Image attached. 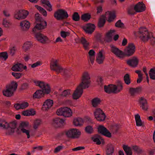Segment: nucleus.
Returning <instances> with one entry per match:
<instances>
[{"label": "nucleus", "instance_id": "1", "mask_svg": "<svg viewBox=\"0 0 155 155\" xmlns=\"http://www.w3.org/2000/svg\"><path fill=\"white\" fill-rule=\"evenodd\" d=\"M35 18L37 23L33 29L32 32L35 34L36 39L40 42L45 44L48 43L49 40L46 36L41 32L47 25L46 21L41 17L38 13L35 14Z\"/></svg>", "mask_w": 155, "mask_h": 155}, {"label": "nucleus", "instance_id": "2", "mask_svg": "<svg viewBox=\"0 0 155 155\" xmlns=\"http://www.w3.org/2000/svg\"><path fill=\"white\" fill-rule=\"evenodd\" d=\"M90 83V78L87 72H84L82 77L81 82L77 87L73 94V97L77 99L81 97L83 93V89L88 88Z\"/></svg>", "mask_w": 155, "mask_h": 155}, {"label": "nucleus", "instance_id": "3", "mask_svg": "<svg viewBox=\"0 0 155 155\" xmlns=\"http://www.w3.org/2000/svg\"><path fill=\"white\" fill-rule=\"evenodd\" d=\"M111 51L117 56L120 58H122L124 55L130 56L133 54L135 51V48L134 45L132 43L128 44L127 47L125 49L124 52L115 46H110Z\"/></svg>", "mask_w": 155, "mask_h": 155}, {"label": "nucleus", "instance_id": "4", "mask_svg": "<svg viewBox=\"0 0 155 155\" xmlns=\"http://www.w3.org/2000/svg\"><path fill=\"white\" fill-rule=\"evenodd\" d=\"M34 82L37 86H38L41 89L38 90L33 94V98H40L43 97L45 94H48L51 91L49 85L42 81L34 80Z\"/></svg>", "mask_w": 155, "mask_h": 155}, {"label": "nucleus", "instance_id": "5", "mask_svg": "<svg viewBox=\"0 0 155 155\" xmlns=\"http://www.w3.org/2000/svg\"><path fill=\"white\" fill-rule=\"evenodd\" d=\"M135 35L143 41H147L150 39L152 43L155 44V38L153 36L152 33H149L145 28H140L137 32L135 33Z\"/></svg>", "mask_w": 155, "mask_h": 155}, {"label": "nucleus", "instance_id": "6", "mask_svg": "<svg viewBox=\"0 0 155 155\" xmlns=\"http://www.w3.org/2000/svg\"><path fill=\"white\" fill-rule=\"evenodd\" d=\"M115 17L114 12L107 11L106 12L105 15H102L100 17L98 22V26L100 27H103L107 18H108V21L109 22H111Z\"/></svg>", "mask_w": 155, "mask_h": 155}, {"label": "nucleus", "instance_id": "7", "mask_svg": "<svg viewBox=\"0 0 155 155\" xmlns=\"http://www.w3.org/2000/svg\"><path fill=\"white\" fill-rule=\"evenodd\" d=\"M122 84L120 81H119L117 87L116 85L110 84L108 86L105 85L104 89L105 91L107 93H117L120 91L122 89Z\"/></svg>", "mask_w": 155, "mask_h": 155}, {"label": "nucleus", "instance_id": "8", "mask_svg": "<svg viewBox=\"0 0 155 155\" xmlns=\"http://www.w3.org/2000/svg\"><path fill=\"white\" fill-rule=\"evenodd\" d=\"M51 70L54 71L57 73H61V74L67 75L69 71L67 69L63 68L58 64L57 60H53L51 63Z\"/></svg>", "mask_w": 155, "mask_h": 155}, {"label": "nucleus", "instance_id": "9", "mask_svg": "<svg viewBox=\"0 0 155 155\" xmlns=\"http://www.w3.org/2000/svg\"><path fill=\"white\" fill-rule=\"evenodd\" d=\"M57 114L58 115H62L65 117H69L71 116L72 112L70 108L65 107L58 109L57 111Z\"/></svg>", "mask_w": 155, "mask_h": 155}, {"label": "nucleus", "instance_id": "10", "mask_svg": "<svg viewBox=\"0 0 155 155\" xmlns=\"http://www.w3.org/2000/svg\"><path fill=\"white\" fill-rule=\"evenodd\" d=\"M54 16L58 20H60L67 18L68 15L67 12L64 10L59 9L54 13Z\"/></svg>", "mask_w": 155, "mask_h": 155}, {"label": "nucleus", "instance_id": "11", "mask_svg": "<svg viewBox=\"0 0 155 155\" xmlns=\"http://www.w3.org/2000/svg\"><path fill=\"white\" fill-rule=\"evenodd\" d=\"M29 12L25 10L21 9L16 11L14 15V18L18 20L24 19L28 15Z\"/></svg>", "mask_w": 155, "mask_h": 155}, {"label": "nucleus", "instance_id": "12", "mask_svg": "<svg viewBox=\"0 0 155 155\" xmlns=\"http://www.w3.org/2000/svg\"><path fill=\"white\" fill-rule=\"evenodd\" d=\"M29 123L28 121H22L17 128L18 130H20L23 133H25L28 138H29V130H27Z\"/></svg>", "mask_w": 155, "mask_h": 155}, {"label": "nucleus", "instance_id": "13", "mask_svg": "<svg viewBox=\"0 0 155 155\" xmlns=\"http://www.w3.org/2000/svg\"><path fill=\"white\" fill-rule=\"evenodd\" d=\"M66 134L69 137L78 138L80 135L81 132L76 129H72L67 131Z\"/></svg>", "mask_w": 155, "mask_h": 155}, {"label": "nucleus", "instance_id": "14", "mask_svg": "<svg viewBox=\"0 0 155 155\" xmlns=\"http://www.w3.org/2000/svg\"><path fill=\"white\" fill-rule=\"evenodd\" d=\"M94 114L95 118L98 121H102L105 120V114L100 108L97 109L94 112Z\"/></svg>", "mask_w": 155, "mask_h": 155}, {"label": "nucleus", "instance_id": "15", "mask_svg": "<svg viewBox=\"0 0 155 155\" xmlns=\"http://www.w3.org/2000/svg\"><path fill=\"white\" fill-rule=\"evenodd\" d=\"M98 132L100 134L108 137H111V133L104 126L100 125L98 128Z\"/></svg>", "mask_w": 155, "mask_h": 155}, {"label": "nucleus", "instance_id": "16", "mask_svg": "<svg viewBox=\"0 0 155 155\" xmlns=\"http://www.w3.org/2000/svg\"><path fill=\"white\" fill-rule=\"evenodd\" d=\"M105 54V52L103 49L100 50L97 57L96 61L99 64L103 63L105 58L104 54Z\"/></svg>", "mask_w": 155, "mask_h": 155}, {"label": "nucleus", "instance_id": "17", "mask_svg": "<svg viewBox=\"0 0 155 155\" xmlns=\"http://www.w3.org/2000/svg\"><path fill=\"white\" fill-rule=\"evenodd\" d=\"M95 26L94 24L88 23L84 26L83 28L85 32L89 34H91L94 31Z\"/></svg>", "mask_w": 155, "mask_h": 155}, {"label": "nucleus", "instance_id": "18", "mask_svg": "<svg viewBox=\"0 0 155 155\" xmlns=\"http://www.w3.org/2000/svg\"><path fill=\"white\" fill-rule=\"evenodd\" d=\"M139 102L140 107L143 110L147 111L148 108V105L146 100L143 97H141L139 99Z\"/></svg>", "mask_w": 155, "mask_h": 155}, {"label": "nucleus", "instance_id": "19", "mask_svg": "<svg viewBox=\"0 0 155 155\" xmlns=\"http://www.w3.org/2000/svg\"><path fill=\"white\" fill-rule=\"evenodd\" d=\"M145 6L142 2H139L134 6L136 12H140L144 11L145 10Z\"/></svg>", "mask_w": 155, "mask_h": 155}, {"label": "nucleus", "instance_id": "20", "mask_svg": "<svg viewBox=\"0 0 155 155\" xmlns=\"http://www.w3.org/2000/svg\"><path fill=\"white\" fill-rule=\"evenodd\" d=\"M138 60L135 57H134L127 61V64L129 66L133 67H135L138 64Z\"/></svg>", "mask_w": 155, "mask_h": 155}, {"label": "nucleus", "instance_id": "21", "mask_svg": "<svg viewBox=\"0 0 155 155\" xmlns=\"http://www.w3.org/2000/svg\"><path fill=\"white\" fill-rule=\"evenodd\" d=\"M64 121V120L62 118L57 117L53 120V124L56 127H58L63 125Z\"/></svg>", "mask_w": 155, "mask_h": 155}, {"label": "nucleus", "instance_id": "22", "mask_svg": "<svg viewBox=\"0 0 155 155\" xmlns=\"http://www.w3.org/2000/svg\"><path fill=\"white\" fill-rule=\"evenodd\" d=\"M18 87V84L15 81H12L11 84L6 85V88H8L14 93Z\"/></svg>", "mask_w": 155, "mask_h": 155}, {"label": "nucleus", "instance_id": "23", "mask_svg": "<svg viewBox=\"0 0 155 155\" xmlns=\"http://www.w3.org/2000/svg\"><path fill=\"white\" fill-rule=\"evenodd\" d=\"M20 25L23 31H28L29 28V21L26 20L20 22Z\"/></svg>", "mask_w": 155, "mask_h": 155}, {"label": "nucleus", "instance_id": "24", "mask_svg": "<svg viewBox=\"0 0 155 155\" xmlns=\"http://www.w3.org/2000/svg\"><path fill=\"white\" fill-rule=\"evenodd\" d=\"M53 104L52 100L50 99L47 100L44 103L42 107L43 109L44 110L45 108V110H47L50 108L52 106Z\"/></svg>", "mask_w": 155, "mask_h": 155}, {"label": "nucleus", "instance_id": "25", "mask_svg": "<svg viewBox=\"0 0 155 155\" xmlns=\"http://www.w3.org/2000/svg\"><path fill=\"white\" fill-rule=\"evenodd\" d=\"M141 91V87H138L135 88L130 87L129 89V91L131 95L134 96L136 94L140 92Z\"/></svg>", "mask_w": 155, "mask_h": 155}, {"label": "nucleus", "instance_id": "26", "mask_svg": "<svg viewBox=\"0 0 155 155\" xmlns=\"http://www.w3.org/2000/svg\"><path fill=\"white\" fill-rule=\"evenodd\" d=\"M80 41L81 42L83 45L85 49V50H88L89 49V43L88 42L87 40L83 37H81Z\"/></svg>", "mask_w": 155, "mask_h": 155}, {"label": "nucleus", "instance_id": "27", "mask_svg": "<svg viewBox=\"0 0 155 155\" xmlns=\"http://www.w3.org/2000/svg\"><path fill=\"white\" fill-rule=\"evenodd\" d=\"M127 14L130 15H133L136 12L134 9V7L133 5L128 7L127 9Z\"/></svg>", "mask_w": 155, "mask_h": 155}, {"label": "nucleus", "instance_id": "28", "mask_svg": "<svg viewBox=\"0 0 155 155\" xmlns=\"http://www.w3.org/2000/svg\"><path fill=\"white\" fill-rule=\"evenodd\" d=\"M95 54V52L93 50H90L88 52L89 58L92 64L94 62Z\"/></svg>", "mask_w": 155, "mask_h": 155}, {"label": "nucleus", "instance_id": "29", "mask_svg": "<svg viewBox=\"0 0 155 155\" xmlns=\"http://www.w3.org/2000/svg\"><path fill=\"white\" fill-rule=\"evenodd\" d=\"M83 122V120L81 118L78 117L74 119L73 123L76 126H81L82 125Z\"/></svg>", "mask_w": 155, "mask_h": 155}, {"label": "nucleus", "instance_id": "30", "mask_svg": "<svg viewBox=\"0 0 155 155\" xmlns=\"http://www.w3.org/2000/svg\"><path fill=\"white\" fill-rule=\"evenodd\" d=\"M5 90L3 91L2 92L4 95L7 97H10L13 95L14 93L8 88H6Z\"/></svg>", "mask_w": 155, "mask_h": 155}, {"label": "nucleus", "instance_id": "31", "mask_svg": "<svg viewBox=\"0 0 155 155\" xmlns=\"http://www.w3.org/2000/svg\"><path fill=\"white\" fill-rule=\"evenodd\" d=\"M123 149L127 155H132V152L131 149L130 147L124 145L123 146Z\"/></svg>", "mask_w": 155, "mask_h": 155}, {"label": "nucleus", "instance_id": "32", "mask_svg": "<svg viewBox=\"0 0 155 155\" xmlns=\"http://www.w3.org/2000/svg\"><path fill=\"white\" fill-rule=\"evenodd\" d=\"M42 3L46 6L48 7V10L51 11L52 10L51 6L48 0H41Z\"/></svg>", "mask_w": 155, "mask_h": 155}, {"label": "nucleus", "instance_id": "33", "mask_svg": "<svg viewBox=\"0 0 155 155\" xmlns=\"http://www.w3.org/2000/svg\"><path fill=\"white\" fill-rule=\"evenodd\" d=\"M125 83L127 85L131 83L130 75L128 74H125L124 77Z\"/></svg>", "mask_w": 155, "mask_h": 155}, {"label": "nucleus", "instance_id": "34", "mask_svg": "<svg viewBox=\"0 0 155 155\" xmlns=\"http://www.w3.org/2000/svg\"><path fill=\"white\" fill-rule=\"evenodd\" d=\"M92 138L94 142H96L97 144L99 145L101 144V142L100 140L101 138L99 136L96 135L93 137Z\"/></svg>", "mask_w": 155, "mask_h": 155}, {"label": "nucleus", "instance_id": "35", "mask_svg": "<svg viewBox=\"0 0 155 155\" xmlns=\"http://www.w3.org/2000/svg\"><path fill=\"white\" fill-rule=\"evenodd\" d=\"M59 95L62 97H68L70 94V91L69 90H66L64 91L61 93L59 92Z\"/></svg>", "mask_w": 155, "mask_h": 155}, {"label": "nucleus", "instance_id": "36", "mask_svg": "<svg viewBox=\"0 0 155 155\" xmlns=\"http://www.w3.org/2000/svg\"><path fill=\"white\" fill-rule=\"evenodd\" d=\"M106 152L107 155H112L114 152V148L112 145H108Z\"/></svg>", "mask_w": 155, "mask_h": 155}, {"label": "nucleus", "instance_id": "37", "mask_svg": "<svg viewBox=\"0 0 155 155\" xmlns=\"http://www.w3.org/2000/svg\"><path fill=\"white\" fill-rule=\"evenodd\" d=\"M91 17V15L89 13H85L82 15L81 19L84 21H88Z\"/></svg>", "mask_w": 155, "mask_h": 155}, {"label": "nucleus", "instance_id": "38", "mask_svg": "<svg viewBox=\"0 0 155 155\" xmlns=\"http://www.w3.org/2000/svg\"><path fill=\"white\" fill-rule=\"evenodd\" d=\"M100 100L97 98H95L92 101V104L94 107H96L100 104Z\"/></svg>", "mask_w": 155, "mask_h": 155}, {"label": "nucleus", "instance_id": "39", "mask_svg": "<svg viewBox=\"0 0 155 155\" xmlns=\"http://www.w3.org/2000/svg\"><path fill=\"white\" fill-rule=\"evenodd\" d=\"M41 120L38 119L35 120L34 123L33 127L35 130L40 125Z\"/></svg>", "mask_w": 155, "mask_h": 155}, {"label": "nucleus", "instance_id": "40", "mask_svg": "<svg viewBox=\"0 0 155 155\" xmlns=\"http://www.w3.org/2000/svg\"><path fill=\"white\" fill-rule=\"evenodd\" d=\"M150 78L153 80H155V68H151L150 71Z\"/></svg>", "mask_w": 155, "mask_h": 155}, {"label": "nucleus", "instance_id": "41", "mask_svg": "<svg viewBox=\"0 0 155 155\" xmlns=\"http://www.w3.org/2000/svg\"><path fill=\"white\" fill-rule=\"evenodd\" d=\"M35 7L37 8V9L39 10L42 14L44 16H46L47 15L46 11L43 8L37 5H36Z\"/></svg>", "mask_w": 155, "mask_h": 155}, {"label": "nucleus", "instance_id": "42", "mask_svg": "<svg viewBox=\"0 0 155 155\" xmlns=\"http://www.w3.org/2000/svg\"><path fill=\"white\" fill-rule=\"evenodd\" d=\"M8 58V54L6 52L0 53V58L5 60Z\"/></svg>", "mask_w": 155, "mask_h": 155}, {"label": "nucleus", "instance_id": "43", "mask_svg": "<svg viewBox=\"0 0 155 155\" xmlns=\"http://www.w3.org/2000/svg\"><path fill=\"white\" fill-rule=\"evenodd\" d=\"M17 124V123L14 121L10 122L9 124L8 123V128H10L11 129H15L16 127Z\"/></svg>", "mask_w": 155, "mask_h": 155}, {"label": "nucleus", "instance_id": "44", "mask_svg": "<svg viewBox=\"0 0 155 155\" xmlns=\"http://www.w3.org/2000/svg\"><path fill=\"white\" fill-rule=\"evenodd\" d=\"M72 18L75 21H78L80 20V18L78 13L74 12Z\"/></svg>", "mask_w": 155, "mask_h": 155}, {"label": "nucleus", "instance_id": "45", "mask_svg": "<svg viewBox=\"0 0 155 155\" xmlns=\"http://www.w3.org/2000/svg\"><path fill=\"white\" fill-rule=\"evenodd\" d=\"M23 48L25 51H26L29 49V41H27L25 43L23 46Z\"/></svg>", "mask_w": 155, "mask_h": 155}, {"label": "nucleus", "instance_id": "46", "mask_svg": "<svg viewBox=\"0 0 155 155\" xmlns=\"http://www.w3.org/2000/svg\"><path fill=\"white\" fill-rule=\"evenodd\" d=\"M132 148L134 151L138 154L141 153L142 152L141 150L137 146H133Z\"/></svg>", "mask_w": 155, "mask_h": 155}, {"label": "nucleus", "instance_id": "47", "mask_svg": "<svg viewBox=\"0 0 155 155\" xmlns=\"http://www.w3.org/2000/svg\"><path fill=\"white\" fill-rule=\"evenodd\" d=\"M8 123L5 121H3L2 123H0V127H3V129H7L8 128Z\"/></svg>", "mask_w": 155, "mask_h": 155}, {"label": "nucleus", "instance_id": "48", "mask_svg": "<svg viewBox=\"0 0 155 155\" xmlns=\"http://www.w3.org/2000/svg\"><path fill=\"white\" fill-rule=\"evenodd\" d=\"M97 82L99 85L101 87H102L104 84L103 80L102 78L99 77L97 78Z\"/></svg>", "mask_w": 155, "mask_h": 155}, {"label": "nucleus", "instance_id": "49", "mask_svg": "<svg viewBox=\"0 0 155 155\" xmlns=\"http://www.w3.org/2000/svg\"><path fill=\"white\" fill-rule=\"evenodd\" d=\"M21 109H25L29 105L28 102H23L21 103H20Z\"/></svg>", "mask_w": 155, "mask_h": 155}, {"label": "nucleus", "instance_id": "50", "mask_svg": "<svg viewBox=\"0 0 155 155\" xmlns=\"http://www.w3.org/2000/svg\"><path fill=\"white\" fill-rule=\"evenodd\" d=\"M114 30H110V32H108L107 35V39L108 41H110L111 39V34L114 33Z\"/></svg>", "mask_w": 155, "mask_h": 155}, {"label": "nucleus", "instance_id": "51", "mask_svg": "<svg viewBox=\"0 0 155 155\" xmlns=\"http://www.w3.org/2000/svg\"><path fill=\"white\" fill-rule=\"evenodd\" d=\"M124 25V24L121 22L120 20H118L115 24V26L117 27L123 28Z\"/></svg>", "mask_w": 155, "mask_h": 155}, {"label": "nucleus", "instance_id": "52", "mask_svg": "<svg viewBox=\"0 0 155 155\" xmlns=\"http://www.w3.org/2000/svg\"><path fill=\"white\" fill-rule=\"evenodd\" d=\"M85 131L87 133L91 134L93 131V128L90 126H88L85 128Z\"/></svg>", "mask_w": 155, "mask_h": 155}, {"label": "nucleus", "instance_id": "53", "mask_svg": "<svg viewBox=\"0 0 155 155\" xmlns=\"http://www.w3.org/2000/svg\"><path fill=\"white\" fill-rule=\"evenodd\" d=\"M12 75L14 77H15L16 78H20L21 76V73L12 72Z\"/></svg>", "mask_w": 155, "mask_h": 155}, {"label": "nucleus", "instance_id": "54", "mask_svg": "<svg viewBox=\"0 0 155 155\" xmlns=\"http://www.w3.org/2000/svg\"><path fill=\"white\" fill-rule=\"evenodd\" d=\"M18 64H16L13 65L12 68V70L15 71H19V70L18 69Z\"/></svg>", "mask_w": 155, "mask_h": 155}, {"label": "nucleus", "instance_id": "55", "mask_svg": "<svg viewBox=\"0 0 155 155\" xmlns=\"http://www.w3.org/2000/svg\"><path fill=\"white\" fill-rule=\"evenodd\" d=\"M16 49L15 47H13L12 48L10 49V53L11 56H13L15 54Z\"/></svg>", "mask_w": 155, "mask_h": 155}, {"label": "nucleus", "instance_id": "56", "mask_svg": "<svg viewBox=\"0 0 155 155\" xmlns=\"http://www.w3.org/2000/svg\"><path fill=\"white\" fill-rule=\"evenodd\" d=\"M28 84L26 83L23 84L22 85L21 87L20 88L21 90H22L26 89L28 88Z\"/></svg>", "mask_w": 155, "mask_h": 155}, {"label": "nucleus", "instance_id": "57", "mask_svg": "<svg viewBox=\"0 0 155 155\" xmlns=\"http://www.w3.org/2000/svg\"><path fill=\"white\" fill-rule=\"evenodd\" d=\"M21 114L24 116H29V110L23 111L22 112Z\"/></svg>", "mask_w": 155, "mask_h": 155}, {"label": "nucleus", "instance_id": "58", "mask_svg": "<svg viewBox=\"0 0 155 155\" xmlns=\"http://www.w3.org/2000/svg\"><path fill=\"white\" fill-rule=\"evenodd\" d=\"M63 147L62 146H58L56 147L54 150V152L56 153L59 151H60L63 148Z\"/></svg>", "mask_w": 155, "mask_h": 155}, {"label": "nucleus", "instance_id": "59", "mask_svg": "<svg viewBox=\"0 0 155 155\" xmlns=\"http://www.w3.org/2000/svg\"><path fill=\"white\" fill-rule=\"evenodd\" d=\"M41 64V62L39 61H38L37 62H36L33 64L31 65V67L32 68H35L39 65H40Z\"/></svg>", "mask_w": 155, "mask_h": 155}, {"label": "nucleus", "instance_id": "60", "mask_svg": "<svg viewBox=\"0 0 155 155\" xmlns=\"http://www.w3.org/2000/svg\"><path fill=\"white\" fill-rule=\"evenodd\" d=\"M14 107L17 110L21 109L20 104L19 103L15 104L14 105Z\"/></svg>", "mask_w": 155, "mask_h": 155}, {"label": "nucleus", "instance_id": "61", "mask_svg": "<svg viewBox=\"0 0 155 155\" xmlns=\"http://www.w3.org/2000/svg\"><path fill=\"white\" fill-rule=\"evenodd\" d=\"M84 147H78L72 149L73 151H78L84 149Z\"/></svg>", "mask_w": 155, "mask_h": 155}, {"label": "nucleus", "instance_id": "62", "mask_svg": "<svg viewBox=\"0 0 155 155\" xmlns=\"http://www.w3.org/2000/svg\"><path fill=\"white\" fill-rule=\"evenodd\" d=\"M36 114V112L35 110L32 108L30 109V116H33Z\"/></svg>", "mask_w": 155, "mask_h": 155}, {"label": "nucleus", "instance_id": "63", "mask_svg": "<svg viewBox=\"0 0 155 155\" xmlns=\"http://www.w3.org/2000/svg\"><path fill=\"white\" fill-rule=\"evenodd\" d=\"M67 32H65L64 31H62L61 32V35L62 37L63 38H65L67 36Z\"/></svg>", "mask_w": 155, "mask_h": 155}, {"label": "nucleus", "instance_id": "64", "mask_svg": "<svg viewBox=\"0 0 155 155\" xmlns=\"http://www.w3.org/2000/svg\"><path fill=\"white\" fill-rule=\"evenodd\" d=\"M17 64H18V69L19 70V71L22 70L23 68V65L21 63H17Z\"/></svg>", "mask_w": 155, "mask_h": 155}]
</instances>
